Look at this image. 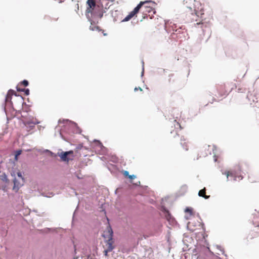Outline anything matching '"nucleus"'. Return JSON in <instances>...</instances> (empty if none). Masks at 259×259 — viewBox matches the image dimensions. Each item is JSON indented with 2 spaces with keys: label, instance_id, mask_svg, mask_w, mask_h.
<instances>
[{
  "label": "nucleus",
  "instance_id": "obj_1",
  "mask_svg": "<svg viewBox=\"0 0 259 259\" xmlns=\"http://www.w3.org/2000/svg\"><path fill=\"white\" fill-rule=\"evenodd\" d=\"M183 4L189 9L192 15L195 14L199 17L203 14V8L201 3L196 0H184Z\"/></svg>",
  "mask_w": 259,
  "mask_h": 259
},
{
  "label": "nucleus",
  "instance_id": "obj_2",
  "mask_svg": "<svg viewBox=\"0 0 259 259\" xmlns=\"http://www.w3.org/2000/svg\"><path fill=\"white\" fill-rule=\"evenodd\" d=\"M87 4L89 6V8H87L86 10V16L88 18L89 21L91 22V26L90 27V30L92 31H99V27L97 26H95V22L93 21V20L90 18L89 13H91V15H92V12L91 11V9L92 7H95L96 6V4L94 0H88Z\"/></svg>",
  "mask_w": 259,
  "mask_h": 259
},
{
  "label": "nucleus",
  "instance_id": "obj_3",
  "mask_svg": "<svg viewBox=\"0 0 259 259\" xmlns=\"http://www.w3.org/2000/svg\"><path fill=\"white\" fill-rule=\"evenodd\" d=\"M108 235H104L103 237L106 239L105 241V249H108V251H111L114 248V246L113 245V231L111 228H109L108 230Z\"/></svg>",
  "mask_w": 259,
  "mask_h": 259
},
{
  "label": "nucleus",
  "instance_id": "obj_4",
  "mask_svg": "<svg viewBox=\"0 0 259 259\" xmlns=\"http://www.w3.org/2000/svg\"><path fill=\"white\" fill-rule=\"evenodd\" d=\"M222 174L226 175L227 181L231 180L232 179H233L234 181H238L242 179V177L239 176L238 174L234 171H226L222 172Z\"/></svg>",
  "mask_w": 259,
  "mask_h": 259
},
{
  "label": "nucleus",
  "instance_id": "obj_5",
  "mask_svg": "<svg viewBox=\"0 0 259 259\" xmlns=\"http://www.w3.org/2000/svg\"><path fill=\"white\" fill-rule=\"evenodd\" d=\"M73 151H69L67 152H62L58 153V156L60 157L62 161L64 162H68L73 159Z\"/></svg>",
  "mask_w": 259,
  "mask_h": 259
},
{
  "label": "nucleus",
  "instance_id": "obj_6",
  "mask_svg": "<svg viewBox=\"0 0 259 259\" xmlns=\"http://www.w3.org/2000/svg\"><path fill=\"white\" fill-rule=\"evenodd\" d=\"M165 212V217L168 222L169 225L175 227L178 225V223L175 220V219L170 214L169 211L166 210L165 208L164 209Z\"/></svg>",
  "mask_w": 259,
  "mask_h": 259
},
{
  "label": "nucleus",
  "instance_id": "obj_7",
  "mask_svg": "<svg viewBox=\"0 0 259 259\" xmlns=\"http://www.w3.org/2000/svg\"><path fill=\"white\" fill-rule=\"evenodd\" d=\"M14 187L13 190L17 191L19 188L24 185V179L15 178L13 180Z\"/></svg>",
  "mask_w": 259,
  "mask_h": 259
},
{
  "label": "nucleus",
  "instance_id": "obj_8",
  "mask_svg": "<svg viewBox=\"0 0 259 259\" xmlns=\"http://www.w3.org/2000/svg\"><path fill=\"white\" fill-rule=\"evenodd\" d=\"M23 122L25 126H27V125L30 124H37L39 123V121L33 117L30 116L28 118H26Z\"/></svg>",
  "mask_w": 259,
  "mask_h": 259
},
{
  "label": "nucleus",
  "instance_id": "obj_9",
  "mask_svg": "<svg viewBox=\"0 0 259 259\" xmlns=\"http://www.w3.org/2000/svg\"><path fill=\"white\" fill-rule=\"evenodd\" d=\"M63 122L65 124H68L69 125L71 126L74 129L73 130V133H79V129L77 126L76 123L69 120H63Z\"/></svg>",
  "mask_w": 259,
  "mask_h": 259
},
{
  "label": "nucleus",
  "instance_id": "obj_10",
  "mask_svg": "<svg viewBox=\"0 0 259 259\" xmlns=\"http://www.w3.org/2000/svg\"><path fill=\"white\" fill-rule=\"evenodd\" d=\"M153 3L152 1H145V2H141L135 8V9H134L133 11L134 12V13H135L136 14H137L139 10L142 7V6L144 5V4H148V3Z\"/></svg>",
  "mask_w": 259,
  "mask_h": 259
},
{
  "label": "nucleus",
  "instance_id": "obj_11",
  "mask_svg": "<svg viewBox=\"0 0 259 259\" xmlns=\"http://www.w3.org/2000/svg\"><path fill=\"white\" fill-rule=\"evenodd\" d=\"M94 142L97 143V146L101 149L102 153L106 152V148L103 146L102 144L100 141L94 140Z\"/></svg>",
  "mask_w": 259,
  "mask_h": 259
},
{
  "label": "nucleus",
  "instance_id": "obj_12",
  "mask_svg": "<svg viewBox=\"0 0 259 259\" xmlns=\"http://www.w3.org/2000/svg\"><path fill=\"white\" fill-rule=\"evenodd\" d=\"M14 92H15L13 90H10L8 91V94H7V95L6 97V99H5L6 102L11 101V99H12V96L14 93Z\"/></svg>",
  "mask_w": 259,
  "mask_h": 259
},
{
  "label": "nucleus",
  "instance_id": "obj_13",
  "mask_svg": "<svg viewBox=\"0 0 259 259\" xmlns=\"http://www.w3.org/2000/svg\"><path fill=\"white\" fill-rule=\"evenodd\" d=\"M198 195L200 197H202L205 199H207L209 198L210 196L205 195V189L204 188L200 190L198 192Z\"/></svg>",
  "mask_w": 259,
  "mask_h": 259
},
{
  "label": "nucleus",
  "instance_id": "obj_14",
  "mask_svg": "<svg viewBox=\"0 0 259 259\" xmlns=\"http://www.w3.org/2000/svg\"><path fill=\"white\" fill-rule=\"evenodd\" d=\"M197 26L198 27H201L203 31H204V28H206L208 26V24L206 22H199L196 23Z\"/></svg>",
  "mask_w": 259,
  "mask_h": 259
},
{
  "label": "nucleus",
  "instance_id": "obj_15",
  "mask_svg": "<svg viewBox=\"0 0 259 259\" xmlns=\"http://www.w3.org/2000/svg\"><path fill=\"white\" fill-rule=\"evenodd\" d=\"M153 11V13H155V11L153 10L151 7H145V9L143 10V13H150Z\"/></svg>",
  "mask_w": 259,
  "mask_h": 259
},
{
  "label": "nucleus",
  "instance_id": "obj_16",
  "mask_svg": "<svg viewBox=\"0 0 259 259\" xmlns=\"http://www.w3.org/2000/svg\"><path fill=\"white\" fill-rule=\"evenodd\" d=\"M0 179L3 181V182H8V179L7 178V175L5 174V173H3L2 174V175H0Z\"/></svg>",
  "mask_w": 259,
  "mask_h": 259
},
{
  "label": "nucleus",
  "instance_id": "obj_17",
  "mask_svg": "<svg viewBox=\"0 0 259 259\" xmlns=\"http://www.w3.org/2000/svg\"><path fill=\"white\" fill-rule=\"evenodd\" d=\"M113 0H100L101 1V5L102 8L105 6V8L106 9V6H107V1L113 2Z\"/></svg>",
  "mask_w": 259,
  "mask_h": 259
},
{
  "label": "nucleus",
  "instance_id": "obj_18",
  "mask_svg": "<svg viewBox=\"0 0 259 259\" xmlns=\"http://www.w3.org/2000/svg\"><path fill=\"white\" fill-rule=\"evenodd\" d=\"M17 90L18 91L24 92L26 95H29V90L28 89H19L17 88Z\"/></svg>",
  "mask_w": 259,
  "mask_h": 259
},
{
  "label": "nucleus",
  "instance_id": "obj_19",
  "mask_svg": "<svg viewBox=\"0 0 259 259\" xmlns=\"http://www.w3.org/2000/svg\"><path fill=\"white\" fill-rule=\"evenodd\" d=\"M21 153H22V151L21 150H18L16 151L15 155V160H17L18 156H19L21 154Z\"/></svg>",
  "mask_w": 259,
  "mask_h": 259
},
{
  "label": "nucleus",
  "instance_id": "obj_20",
  "mask_svg": "<svg viewBox=\"0 0 259 259\" xmlns=\"http://www.w3.org/2000/svg\"><path fill=\"white\" fill-rule=\"evenodd\" d=\"M174 122H175L174 126L177 129L179 128L181 129L182 128L180 123L179 122H177L176 120H174Z\"/></svg>",
  "mask_w": 259,
  "mask_h": 259
},
{
  "label": "nucleus",
  "instance_id": "obj_21",
  "mask_svg": "<svg viewBox=\"0 0 259 259\" xmlns=\"http://www.w3.org/2000/svg\"><path fill=\"white\" fill-rule=\"evenodd\" d=\"M185 211L186 212H189L190 213V214L191 215L192 213V209L190 207H187L186 209H185Z\"/></svg>",
  "mask_w": 259,
  "mask_h": 259
},
{
  "label": "nucleus",
  "instance_id": "obj_22",
  "mask_svg": "<svg viewBox=\"0 0 259 259\" xmlns=\"http://www.w3.org/2000/svg\"><path fill=\"white\" fill-rule=\"evenodd\" d=\"M131 19V17L129 15H127L122 20V22H126L129 21Z\"/></svg>",
  "mask_w": 259,
  "mask_h": 259
},
{
  "label": "nucleus",
  "instance_id": "obj_23",
  "mask_svg": "<svg viewBox=\"0 0 259 259\" xmlns=\"http://www.w3.org/2000/svg\"><path fill=\"white\" fill-rule=\"evenodd\" d=\"M21 83L25 87L28 85V81L26 80H24L21 82Z\"/></svg>",
  "mask_w": 259,
  "mask_h": 259
},
{
  "label": "nucleus",
  "instance_id": "obj_24",
  "mask_svg": "<svg viewBox=\"0 0 259 259\" xmlns=\"http://www.w3.org/2000/svg\"><path fill=\"white\" fill-rule=\"evenodd\" d=\"M216 247H217V249H218L219 250H220V251H221V252H222V253H223V254H224V250H223V249H222V247H221V246L217 245L216 246Z\"/></svg>",
  "mask_w": 259,
  "mask_h": 259
},
{
  "label": "nucleus",
  "instance_id": "obj_25",
  "mask_svg": "<svg viewBox=\"0 0 259 259\" xmlns=\"http://www.w3.org/2000/svg\"><path fill=\"white\" fill-rule=\"evenodd\" d=\"M17 178H20L21 179H24V178L22 177V174L20 172H17Z\"/></svg>",
  "mask_w": 259,
  "mask_h": 259
},
{
  "label": "nucleus",
  "instance_id": "obj_26",
  "mask_svg": "<svg viewBox=\"0 0 259 259\" xmlns=\"http://www.w3.org/2000/svg\"><path fill=\"white\" fill-rule=\"evenodd\" d=\"M135 14H136L135 13H134V12L133 11H132V12H131L129 13V14H128V15H130V17H131V18H132V17H133L135 16Z\"/></svg>",
  "mask_w": 259,
  "mask_h": 259
},
{
  "label": "nucleus",
  "instance_id": "obj_27",
  "mask_svg": "<svg viewBox=\"0 0 259 259\" xmlns=\"http://www.w3.org/2000/svg\"><path fill=\"white\" fill-rule=\"evenodd\" d=\"M142 73H141V76H143V75H144V61H142Z\"/></svg>",
  "mask_w": 259,
  "mask_h": 259
},
{
  "label": "nucleus",
  "instance_id": "obj_28",
  "mask_svg": "<svg viewBox=\"0 0 259 259\" xmlns=\"http://www.w3.org/2000/svg\"><path fill=\"white\" fill-rule=\"evenodd\" d=\"M110 252V251H108V249H105L104 251V255L105 256H107L108 255V252Z\"/></svg>",
  "mask_w": 259,
  "mask_h": 259
},
{
  "label": "nucleus",
  "instance_id": "obj_29",
  "mask_svg": "<svg viewBox=\"0 0 259 259\" xmlns=\"http://www.w3.org/2000/svg\"><path fill=\"white\" fill-rule=\"evenodd\" d=\"M136 176L134 175L128 176V178L131 179H134L136 178Z\"/></svg>",
  "mask_w": 259,
  "mask_h": 259
},
{
  "label": "nucleus",
  "instance_id": "obj_30",
  "mask_svg": "<svg viewBox=\"0 0 259 259\" xmlns=\"http://www.w3.org/2000/svg\"><path fill=\"white\" fill-rule=\"evenodd\" d=\"M34 125L33 124L27 125L30 129H33L34 127Z\"/></svg>",
  "mask_w": 259,
  "mask_h": 259
},
{
  "label": "nucleus",
  "instance_id": "obj_31",
  "mask_svg": "<svg viewBox=\"0 0 259 259\" xmlns=\"http://www.w3.org/2000/svg\"><path fill=\"white\" fill-rule=\"evenodd\" d=\"M138 90H140L141 91H142V89L140 87H138V88L136 87V88H135V89H134V91H138Z\"/></svg>",
  "mask_w": 259,
  "mask_h": 259
},
{
  "label": "nucleus",
  "instance_id": "obj_32",
  "mask_svg": "<svg viewBox=\"0 0 259 259\" xmlns=\"http://www.w3.org/2000/svg\"><path fill=\"white\" fill-rule=\"evenodd\" d=\"M181 145H182V146L183 147V148L186 150H188V147L187 146H186V147H184V144L185 143H183L182 142L181 143Z\"/></svg>",
  "mask_w": 259,
  "mask_h": 259
},
{
  "label": "nucleus",
  "instance_id": "obj_33",
  "mask_svg": "<svg viewBox=\"0 0 259 259\" xmlns=\"http://www.w3.org/2000/svg\"><path fill=\"white\" fill-rule=\"evenodd\" d=\"M124 175L126 176H129V174H128V172L127 171H124Z\"/></svg>",
  "mask_w": 259,
  "mask_h": 259
},
{
  "label": "nucleus",
  "instance_id": "obj_34",
  "mask_svg": "<svg viewBox=\"0 0 259 259\" xmlns=\"http://www.w3.org/2000/svg\"><path fill=\"white\" fill-rule=\"evenodd\" d=\"M45 152H49V153H50L51 154H53V153H52V152H51V151H50V150H46L45 151Z\"/></svg>",
  "mask_w": 259,
  "mask_h": 259
},
{
  "label": "nucleus",
  "instance_id": "obj_35",
  "mask_svg": "<svg viewBox=\"0 0 259 259\" xmlns=\"http://www.w3.org/2000/svg\"><path fill=\"white\" fill-rule=\"evenodd\" d=\"M145 7H149V6L148 5H145V6H144L142 8V10H143L144 9H145Z\"/></svg>",
  "mask_w": 259,
  "mask_h": 259
},
{
  "label": "nucleus",
  "instance_id": "obj_36",
  "mask_svg": "<svg viewBox=\"0 0 259 259\" xmlns=\"http://www.w3.org/2000/svg\"><path fill=\"white\" fill-rule=\"evenodd\" d=\"M103 16V12L102 13L99 14V17L100 18H101Z\"/></svg>",
  "mask_w": 259,
  "mask_h": 259
},
{
  "label": "nucleus",
  "instance_id": "obj_37",
  "mask_svg": "<svg viewBox=\"0 0 259 259\" xmlns=\"http://www.w3.org/2000/svg\"><path fill=\"white\" fill-rule=\"evenodd\" d=\"M247 97L248 98L249 100H250L251 95H247Z\"/></svg>",
  "mask_w": 259,
  "mask_h": 259
},
{
  "label": "nucleus",
  "instance_id": "obj_38",
  "mask_svg": "<svg viewBox=\"0 0 259 259\" xmlns=\"http://www.w3.org/2000/svg\"><path fill=\"white\" fill-rule=\"evenodd\" d=\"M58 122H59V123H61V120H59Z\"/></svg>",
  "mask_w": 259,
  "mask_h": 259
},
{
  "label": "nucleus",
  "instance_id": "obj_39",
  "mask_svg": "<svg viewBox=\"0 0 259 259\" xmlns=\"http://www.w3.org/2000/svg\"><path fill=\"white\" fill-rule=\"evenodd\" d=\"M214 161H217V158H214Z\"/></svg>",
  "mask_w": 259,
  "mask_h": 259
},
{
  "label": "nucleus",
  "instance_id": "obj_40",
  "mask_svg": "<svg viewBox=\"0 0 259 259\" xmlns=\"http://www.w3.org/2000/svg\"><path fill=\"white\" fill-rule=\"evenodd\" d=\"M183 187L184 188H186V186H183Z\"/></svg>",
  "mask_w": 259,
  "mask_h": 259
},
{
  "label": "nucleus",
  "instance_id": "obj_41",
  "mask_svg": "<svg viewBox=\"0 0 259 259\" xmlns=\"http://www.w3.org/2000/svg\"><path fill=\"white\" fill-rule=\"evenodd\" d=\"M222 86H220V89H221L222 88Z\"/></svg>",
  "mask_w": 259,
  "mask_h": 259
},
{
  "label": "nucleus",
  "instance_id": "obj_42",
  "mask_svg": "<svg viewBox=\"0 0 259 259\" xmlns=\"http://www.w3.org/2000/svg\"><path fill=\"white\" fill-rule=\"evenodd\" d=\"M60 135L61 136H62V134H61V132H60Z\"/></svg>",
  "mask_w": 259,
  "mask_h": 259
},
{
  "label": "nucleus",
  "instance_id": "obj_43",
  "mask_svg": "<svg viewBox=\"0 0 259 259\" xmlns=\"http://www.w3.org/2000/svg\"><path fill=\"white\" fill-rule=\"evenodd\" d=\"M27 151H30V149H28V150H27Z\"/></svg>",
  "mask_w": 259,
  "mask_h": 259
},
{
  "label": "nucleus",
  "instance_id": "obj_44",
  "mask_svg": "<svg viewBox=\"0 0 259 259\" xmlns=\"http://www.w3.org/2000/svg\"><path fill=\"white\" fill-rule=\"evenodd\" d=\"M257 227H259V224L257 225Z\"/></svg>",
  "mask_w": 259,
  "mask_h": 259
}]
</instances>
